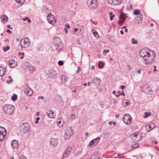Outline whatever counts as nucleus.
<instances>
[{
  "mask_svg": "<svg viewBox=\"0 0 159 159\" xmlns=\"http://www.w3.org/2000/svg\"><path fill=\"white\" fill-rule=\"evenodd\" d=\"M139 54L144 60V63L146 65L151 64L154 60L156 55L154 51L147 48L142 49Z\"/></svg>",
  "mask_w": 159,
  "mask_h": 159,
  "instance_id": "nucleus-1",
  "label": "nucleus"
},
{
  "mask_svg": "<svg viewBox=\"0 0 159 159\" xmlns=\"http://www.w3.org/2000/svg\"><path fill=\"white\" fill-rule=\"evenodd\" d=\"M53 48L57 51H60L63 47V45L59 37H56L54 38L53 40Z\"/></svg>",
  "mask_w": 159,
  "mask_h": 159,
  "instance_id": "nucleus-2",
  "label": "nucleus"
},
{
  "mask_svg": "<svg viewBox=\"0 0 159 159\" xmlns=\"http://www.w3.org/2000/svg\"><path fill=\"white\" fill-rule=\"evenodd\" d=\"M2 110L4 113L8 115H11L14 110V107L12 105L7 104L3 106Z\"/></svg>",
  "mask_w": 159,
  "mask_h": 159,
  "instance_id": "nucleus-3",
  "label": "nucleus"
},
{
  "mask_svg": "<svg viewBox=\"0 0 159 159\" xmlns=\"http://www.w3.org/2000/svg\"><path fill=\"white\" fill-rule=\"evenodd\" d=\"M20 45L21 49L27 48L29 47L31 44L30 39L28 38H25L24 39H22L20 42Z\"/></svg>",
  "mask_w": 159,
  "mask_h": 159,
  "instance_id": "nucleus-4",
  "label": "nucleus"
},
{
  "mask_svg": "<svg viewBox=\"0 0 159 159\" xmlns=\"http://www.w3.org/2000/svg\"><path fill=\"white\" fill-rule=\"evenodd\" d=\"M74 134V131L70 127H67L66 129L64 137L65 139H68Z\"/></svg>",
  "mask_w": 159,
  "mask_h": 159,
  "instance_id": "nucleus-5",
  "label": "nucleus"
},
{
  "mask_svg": "<svg viewBox=\"0 0 159 159\" xmlns=\"http://www.w3.org/2000/svg\"><path fill=\"white\" fill-rule=\"evenodd\" d=\"M22 132L24 133L27 134L29 133L31 130V126L29 124L25 122L23 123L21 125Z\"/></svg>",
  "mask_w": 159,
  "mask_h": 159,
  "instance_id": "nucleus-6",
  "label": "nucleus"
},
{
  "mask_svg": "<svg viewBox=\"0 0 159 159\" xmlns=\"http://www.w3.org/2000/svg\"><path fill=\"white\" fill-rule=\"evenodd\" d=\"M122 120L127 125L130 124L132 121L131 116L128 114H126L124 115L122 118Z\"/></svg>",
  "mask_w": 159,
  "mask_h": 159,
  "instance_id": "nucleus-7",
  "label": "nucleus"
},
{
  "mask_svg": "<svg viewBox=\"0 0 159 159\" xmlns=\"http://www.w3.org/2000/svg\"><path fill=\"white\" fill-rule=\"evenodd\" d=\"M47 18L48 22L52 25H54L57 22L55 16L51 14H49Z\"/></svg>",
  "mask_w": 159,
  "mask_h": 159,
  "instance_id": "nucleus-8",
  "label": "nucleus"
},
{
  "mask_svg": "<svg viewBox=\"0 0 159 159\" xmlns=\"http://www.w3.org/2000/svg\"><path fill=\"white\" fill-rule=\"evenodd\" d=\"M143 91L147 94H150L152 92V89L149 85L146 84L144 85L142 88Z\"/></svg>",
  "mask_w": 159,
  "mask_h": 159,
  "instance_id": "nucleus-9",
  "label": "nucleus"
},
{
  "mask_svg": "<svg viewBox=\"0 0 159 159\" xmlns=\"http://www.w3.org/2000/svg\"><path fill=\"white\" fill-rule=\"evenodd\" d=\"M141 134L139 132H135L131 135V138L134 141L139 142L141 139Z\"/></svg>",
  "mask_w": 159,
  "mask_h": 159,
  "instance_id": "nucleus-10",
  "label": "nucleus"
},
{
  "mask_svg": "<svg viewBox=\"0 0 159 159\" xmlns=\"http://www.w3.org/2000/svg\"><path fill=\"white\" fill-rule=\"evenodd\" d=\"M7 134V131L3 127L0 126V141L4 139Z\"/></svg>",
  "mask_w": 159,
  "mask_h": 159,
  "instance_id": "nucleus-11",
  "label": "nucleus"
},
{
  "mask_svg": "<svg viewBox=\"0 0 159 159\" xmlns=\"http://www.w3.org/2000/svg\"><path fill=\"white\" fill-rule=\"evenodd\" d=\"M25 93L28 96H31L33 94V90L29 87H26L24 89Z\"/></svg>",
  "mask_w": 159,
  "mask_h": 159,
  "instance_id": "nucleus-12",
  "label": "nucleus"
},
{
  "mask_svg": "<svg viewBox=\"0 0 159 159\" xmlns=\"http://www.w3.org/2000/svg\"><path fill=\"white\" fill-rule=\"evenodd\" d=\"M87 4L89 8L94 9L97 7V2L96 1H88Z\"/></svg>",
  "mask_w": 159,
  "mask_h": 159,
  "instance_id": "nucleus-13",
  "label": "nucleus"
},
{
  "mask_svg": "<svg viewBox=\"0 0 159 159\" xmlns=\"http://www.w3.org/2000/svg\"><path fill=\"white\" fill-rule=\"evenodd\" d=\"M126 15L123 13H122L120 16L119 17V23L120 25H122L124 23L125 20H126Z\"/></svg>",
  "mask_w": 159,
  "mask_h": 159,
  "instance_id": "nucleus-14",
  "label": "nucleus"
},
{
  "mask_svg": "<svg viewBox=\"0 0 159 159\" xmlns=\"http://www.w3.org/2000/svg\"><path fill=\"white\" fill-rule=\"evenodd\" d=\"M99 141V137H98L92 140L89 144V146L90 147L96 146Z\"/></svg>",
  "mask_w": 159,
  "mask_h": 159,
  "instance_id": "nucleus-15",
  "label": "nucleus"
},
{
  "mask_svg": "<svg viewBox=\"0 0 159 159\" xmlns=\"http://www.w3.org/2000/svg\"><path fill=\"white\" fill-rule=\"evenodd\" d=\"M17 64V61L13 59L9 60L8 62L9 66L11 68L16 67Z\"/></svg>",
  "mask_w": 159,
  "mask_h": 159,
  "instance_id": "nucleus-16",
  "label": "nucleus"
},
{
  "mask_svg": "<svg viewBox=\"0 0 159 159\" xmlns=\"http://www.w3.org/2000/svg\"><path fill=\"white\" fill-rule=\"evenodd\" d=\"M6 71V67L2 65H0V76H3Z\"/></svg>",
  "mask_w": 159,
  "mask_h": 159,
  "instance_id": "nucleus-17",
  "label": "nucleus"
},
{
  "mask_svg": "<svg viewBox=\"0 0 159 159\" xmlns=\"http://www.w3.org/2000/svg\"><path fill=\"white\" fill-rule=\"evenodd\" d=\"M71 150V148L70 147L68 148L66 151L63 153L62 158V159L65 158L67 157L70 154V152Z\"/></svg>",
  "mask_w": 159,
  "mask_h": 159,
  "instance_id": "nucleus-18",
  "label": "nucleus"
},
{
  "mask_svg": "<svg viewBox=\"0 0 159 159\" xmlns=\"http://www.w3.org/2000/svg\"><path fill=\"white\" fill-rule=\"evenodd\" d=\"M156 126V125L154 123H152L148 125H146V128L148 131H150L151 129L154 128Z\"/></svg>",
  "mask_w": 159,
  "mask_h": 159,
  "instance_id": "nucleus-19",
  "label": "nucleus"
},
{
  "mask_svg": "<svg viewBox=\"0 0 159 159\" xmlns=\"http://www.w3.org/2000/svg\"><path fill=\"white\" fill-rule=\"evenodd\" d=\"M48 116L51 118H54L56 115V113H54L52 110H49L47 112Z\"/></svg>",
  "mask_w": 159,
  "mask_h": 159,
  "instance_id": "nucleus-20",
  "label": "nucleus"
},
{
  "mask_svg": "<svg viewBox=\"0 0 159 159\" xmlns=\"http://www.w3.org/2000/svg\"><path fill=\"white\" fill-rule=\"evenodd\" d=\"M11 145L12 148L14 149L17 148L19 146L18 142L15 140H13L12 141Z\"/></svg>",
  "mask_w": 159,
  "mask_h": 159,
  "instance_id": "nucleus-21",
  "label": "nucleus"
},
{
  "mask_svg": "<svg viewBox=\"0 0 159 159\" xmlns=\"http://www.w3.org/2000/svg\"><path fill=\"white\" fill-rule=\"evenodd\" d=\"M58 144V140L56 139L53 138L51 139L50 144L51 145H52L54 146H57Z\"/></svg>",
  "mask_w": 159,
  "mask_h": 159,
  "instance_id": "nucleus-22",
  "label": "nucleus"
},
{
  "mask_svg": "<svg viewBox=\"0 0 159 159\" xmlns=\"http://www.w3.org/2000/svg\"><path fill=\"white\" fill-rule=\"evenodd\" d=\"M61 80L62 84L66 83L68 80V77L65 75H62L61 77Z\"/></svg>",
  "mask_w": 159,
  "mask_h": 159,
  "instance_id": "nucleus-23",
  "label": "nucleus"
},
{
  "mask_svg": "<svg viewBox=\"0 0 159 159\" xmlns=\"http://www.w3.org/2000/svg\"><path fill=\"white\" fill-rule=\"evenodd\" d=\"M109 4L112 5H116L120 4V1H108Z\"/></svg>",
  "mask_w": 159,
  "mask_h": 159,
  "instance_id": "nucleus-24",
  "label": "nucleus"
},
{
  "mask_svg": "<svg viewBox=\"0 0 159 159\" xmlns=\"http://www.w3.org/2000/svg\"><path fill=\"white\" fill-rule=\"evenodd\" d=\"M2 22L3 23H6L8 21V17L5 15H2L1 16Z\"/></svg>",
  "mask_w": 159,
  "mask_h": 159,
  "instance_id": "nucleus-25",
  "label": "nucleus"
},
{
  "mask_svg": "<svg viewBox=\"0 0 159 159\" xmlns=\"http://www.w3.org/2000/svg\"><path fill=\"white\" fill-rule=\"evenodd\" d=\"M49 76L52 78L55 77L57 75V72L55 70H52L49 74Z\"/></svg>",
  "mask_w": 159,
  "mask_h": 159,
  "instance_id": "nucleus-26",
  "label": "nucleus"
},
{
  "mask_svg": "<svg viewBox=\"0 0 159 159\" xmlns=\"http://www.w3.org/2000/svg\"><path fill=\"white\" fill-rule=\"evenodd\" d=\"M142 16H137L135 18L136 22H137L138 23H141L142 22Z\"/></svg>",
  "mask_w": 159,
  "mask_h": 159,
  "instance_id": "nucleus-27",
  "label": "nucleus"
},
{
  "mask_svg": "<svg viewBox=\"0 0 159 159\" xmlns=\"http://www.w3.org/2000/svg\"><path fill=\"white\" fill-rule=\"evenodd\" d=\"M93 82L96 85L99 84V79L98 77L94 78L93 81Z\"/></svg>",
  "mask_w": 159,
  "mask_h": 159,
  "instance_id": "nucleus-28",
  "label": "nucleus"
},
{
  "mask_svg": "<svg viewBox=\"0 0 159 159\" xmlns=\"http://www.w3.org/2000/svg\"><path fill=\"white\" fill-rule=\"evenodd\" d=\"M27 69H28L29 71L31 72H32L34 71V68L32 65L29 64L27 66Z\"/></svg>",
  "mask_w": 159,
  "mask_h": 159,
  "instance_id": "nucleus-29",
  "label": "nucleus"
},
{
  "mask_svg": "<svg viewBox=\"0 0 159 159\" xmlns=\"http://www.w3.org/2000/svg\"><path fill=\"white\" fill-rule=\"evenodd\" d=\"M109 40L112 42H116V38L113 36H110L109 38Z\"/></svg>",
  "mask_w": 159,
  "mask_h": 159,
  "instance_id": "nucleus-30",
  "label": "nucleus"
},
{
  "mask_svg": "<svg viewBox=\"0 0 159 159\" xmlns=\"http://www.w3.org/2000/svg\"><path fill=\"white\" fill-rule=\"evenodd\" d=\"M151 115V112H146L144 113V115L143 117L144 118H147L148 116H150Z\"/></svg>",
  "mask_w": 159,
  "mask_h": 159,
  "instance_id": "nucleus-31",
  "label": "nucleus"
},
{
  "mask_svg": "<svg viewBox=\"0 0 159 159\" xmlns=\"http://www.w3.org/2000/svg\"><path fill=\"white\" fill-rule=\"evenodd\" d=\"M94 36L96 38H98L99 37V34L95 30H92Z\"/></svg>",
  "mask_w": 159,
  "mask_h": 159,
  "instance_id": "nucleus-32",
  "label": "nucleus"
},
{
  "mask_svg": "<svg viewBox=\"0 0 159 159\" xmlns=\"http://www.w3.org/2000/svg\"><path fill=\"white\" fill-rule=\"evenodd\" d=\"M109 14L110 15V20H112L113 19V18L115 16V15L111 12L109 13Z\"/></svg>",
  "mask_w": 159,
  "mask_h": 159,
  "instance_id": "nucleus-33",
  "label": "nucleus"
},
{
  "mask_svg": "<svg viewBox=\"0 0 159 159\" xmlns=\"http://www.w3.org/2000/svg\"><path fill=\"white\" fill-rule=\"evenodd\" d=\"M18 55L20 56V59H23L24 57V55H25V53L24 52H19L18 54Z\"/></svg>",
  "mask_w": 159,
  "mask_h": 159,
  "instance_id": "nucleus-34",
  "label": "nucleus"
},
{
  "mask_svg": "<svg viewBox=\"0 0 159 159\" xmlns=\"http://www.w3.org/2000/svg\"><path fill=\"white\" fill-rule=\"evenodd\" d=\"M63 123L61 120H59L57 122V125L60 127L63 126Z\"/></svg>",
  "mask_w": 159,
  "mask_h": 159,
  "instance_id": "nucleus-35",
  "label": "nucleus"
},
{
  "mask_svg": "<svg viewBox=\"0 0 159 159\" xmlns=\"http://www.w3.org/2000/svg\"><path fill=\"white\" fill-rule=\"evenodd\" d=\"M140 13V11L139 10L136 9L134 11V14L136 15H139Z\"/></svg>",
  "mask_w": 159,
  "mask_h": 159,
  "instance_id": "nucleus-36",
  "label": "nucleus"
},
{
  "mask_svg": "<svg viewBox=\"0 0 159 159\" xmlns=\"http://www.w3.org/2000/svg\"><path fill=\"white\" fill-rule=\"evenodd\" d=\"M76 115L75 114L73 113H71L70 116V118L71 120H74L76 117Z\"/></svg>",
  "mask_w": 159,
  "mask_h": 159,
  "instance_id": "nucleus-37",
  "label": "nucleus"
},
{
  "mask_svg": "<svg viewBox=\"0 0 159 159\" xmlns=\"http://www.w3.org/2000/svg\"><path fill=\"white\" fill-rule=\"evenodd\" d=\"M17 96L16 94H13L11 96V99L13 101H15L17 99Z\"/></svg>",
  "mask_w": 159,
  "mask_h": 159,
  "instance_id": "nucleus-38",
  "label": "nucleus"
},
{
  "mask_svg": "<svg viewBox=\"0 0 159 159\" xmlns=\"http://www.w3.org/2000/svg\"><path fill=\"white\" fill-rule=\"evenodd\" d=\"M139 146V145L138 143H136L134 144H133L131 146V147H132L133 148H137Z\"/></svg>",
  "mask_w": 159,
  "mask_h": 159,
  "instance_id": "nucleus-39",
  "label": "nucleus"
},
{
  "mask_svg": "<svg viewBox=\"0 0 159 159\" xmlns=\"http://www.w3.org/2000/svg\"><path fill=\"white\" fill-rule=\"evenodd\" d=\"M131 41L133 44H137L138 43V41L133 38L131 39Z\"/></svg>",
  "mask_w": 159,
  "mask_h": 159,
  "instance_id": "nucleus-40",
  "label": "nucleus"
},
{
  "mask_svg": "<svg viewBox=\"0 0 159 159\" xmlns=\"http://www.w3.org/2000/svg\"><path fill=\"white\" fill-rule=\"evenodd\" d=\"M132 8V7L130 3H129L127 5L126 8L127 9L129 10L131 9Z\"/></svg>",
  "mask_w": 159,
  "mask_h": 159,
  "instance_id": "nucleus-41",
  "label": "nucleus"
},
{
  "mask_svg": "<svg viewBox=\"0 0 159 159\" xmlns=\"http://www.w3.org/2000/svg\"><path fill=\"white\" fill-rule=\"evenodd\" d=\"M8 78L10 79V80H7L6 81V83L8 84L11 83L13 81V80L11 79V76H9Z\"/></svg>",
  "mask_w": 159,
  "mask_h": 159,
  "instance_id": "nucleus-42",
  "label": "nucleus"
},
{
  "mask_svg": "<svg viewBox=\"0 0 159 159\" xmlns=\"http://www.w3.org/2000/svg\"><path fill=\"white\" fill-rule=\"evenodd\" d=\"M16 2L20 5H21L24 3L25 1H16Z\"/></svg>",
  "mask_w": 159,
  "mask_h": 159,
  "instance_id": "nucleus-43",
  "label": "nucleus"
},
{
  "mask_svg": "<svg viewBox=\"0 0 159 159\" xmlns=\"http://www.w3.org/2000/svg\"><path fill=\"white\" fill-rule=\"evenodd\" d=\"M10 49V46H7L6 47L4 48L3 51L4 52H6L7 50H9Z\"/></svg>",
  "mask_w": 159,
  "mask_h": 159,
  "instance_id": "nucleus-44",
  "label": "nucleus"
},
{
  "mask_svg": "<svg viewBox=\"0 0 159 159\" xmlns=\"http://www.w3.org/2000/svg\"><path fill=\"white\" fill-rule=\"evenodd\" d=\"M109 50L108 49L105 50L104 49L103 51V53L104 55L105 56L106 53L109 52Z\"/></svg>",
  "mask_w": 159,
  "mask_h": 159,
  "instance_id": "nucleus-45",
  "label": "nucleus"
},
{
  "mask_svg": "<svg viewBox=\"0 0 159 159\" xmlns=\"http://www.w3.org/2000/svg\"><path fill=\"white\" fill-rule=\"evenodd\" d=\"M58 64L59 66H61L63 65V62L61 61H58Z\"/></svg>",
  "mask_w": 159,
  "mask_h": 159,
  "instance_id": "nucleus-46",
  "label": "nucleus"
},
{
  "mask_svg": "<svg viewBox=\"0 0 159 159\" xmlns=\"http://www.w3.org/2000/svg\"><path fill=\"white\" fill-rule=\"evenodd\" d=\"M19 159H27L24 156L21 155L20 156Z\"/></svg>",
  "mask_w": 159,
  "mask_h": 159,
  "instance_id": "nucleus-47",
  "label": "nucleus"
},
{
  "mask_svg": "<svg viewBox=\"0 0 159 159\" xmlns=\"http://www.w3.org/2000/svg\"><path fill=\"white\" fill-rule=\"evenodd\" d=\"M104 66V64L102 61H100V68Z\"/></svg>",
  "mask_w": 159,
  "mask_h": 159,
  "instance_id": "nucleus-48",
  "label": "nucleus"
},
{
  "mask_svg": "<svg viewBox=\"0 0 159 159\" xmlns=\"http://www.w3.org/2000/svg\"><path fill=\"white\" fill-rule=\"evenodd\" d=\"M39 119L40 118L39 117H38L36 118V120L35 121V124H37L39 123Z\"/></svg>",
  "mask_w": 159,
  "mask_h": 159,
  "instance_id": "nucleus-49",
  "label": "nucleus"
},
{
  "mask_svg": "<svg viewBox=\"0 0 159 159\" xmlns=\"http://www.w3.org/2000/svg\"><path fill=\"white\" fill-rule=\"evenodd\" d=\"M65 26L68 29L70 28L69 25L68 23H66L65 24Z\"/></svg>",
  "mask_w": 159,
  "mask_h": 159,
  "instance_id": "nucleus-50",
  "label": "nucleus"
},
{
  "mask_svg": "<svg viewBox=\"0 0 159 159\" xmlns=\"http://www.w3.org/2000/svg\"><path fill=\"white\" fill-rule=\"evenodd\" d=\"M118 156L120 158L123 157V155L122 154L119 153L117 154Z\"/></svg>",
  "mask_w": 159,
  "mask_h": 159,
  "instance_id": "nucleus-51",
  "label": "nucleus"
},
{
  "mask_svg": "<svg viewBox=\"0 0 159 159\" xmlns=\"http://www.w3.org/2000/svg\"><path fill=\"white\" fill-rule=\"evenodd\" d=\"M80 71V67H78L77 72L79 73Z\"/></svg>",
  "mask_w": 159,
  "mask_h": 159,
  "instance_id": "nucleus-52",
  "label": "nucleus"
},
{
  "mask_svg": "<svg viewBox=\"0 0 159 159\" xmlns=\"http://www.w3.org/2000/svg\"><path fill=\"white\" fill-rule=\"evenodd\" d=\"M129 104V101L126 102L125 103V104L124 105V106H128Z\"/></svg>",
  "mask_w": 159,
  "mask_h": 159,
  "instance_id": "nucleus-53",
  "label": "nucleus"
},
{
  "mask_svg": "<svg viewBox=\"0 0 159 159\" xmlns=\"http://www.w3.org/2000/svg\"><path fill=\"white\" fill-rule=\"evenodd\" d=\"M120 92H119L118 93H119L118 94H116L115 95V96H116V97H118L120 95Z\"/></svg>",
  "mask_w": 159,
  "mask_h": 159,
  "instance_id": "nucleus-54",
  "label": "nucleus"
},
{
  "mask_svg": "<svg viewBox=\"0 0 159 159\" xmlns=\"http://www.w3.org/2000/svg\"><path fill=\"white\" fill-rule=\"evenodd\" d=\"M43 99L44 98V97L43 96H39L38 98V99Z\"/></svg>",
  "mask_w": 159,
  "mask_h": 159,
  "instance_id": "nucleus-55",
  "label": "nucleus"
},
{
  "mask_svg": "<svg viewBox=\"0 0 159 159\" xmlns=\"http://www.w3.org/2000/svg\"><path fill=\"white\" fill-rule=\"evenodd\" d=\"M28 19V17H26L23 19V20L24 21H26V20H27V19Z\"/></svg>",
  "mask_w": 159,
  "mask_h": 159,
  "instance_id": "nucleus-56",
  "label": "nucleus"
},
{
  "mask_svg": "<svg viewBox=\"0 0 159 159\" xmlns=\"http://www.w3.org/2000/svg\"><path fill=\"white\" fill-rule=\"evenodd\" d=\"M154 69L153 70V71H157V70L156 69V66H154Z\"/></svg>",
  "mask_w": 159,
  "mask_h": 159,
  "instance_id": "nucleus-57",
  "label": "nucleus"
},
{
  "mask_svg": "<svg viewBox=\"0 0 159 159\" xmlns=\"http://www.w3.org/2000/svg\"><path fill=\"white\" fill-rule=\"evenodd\" d=\"M125 87V86L123 85H122L120 86L121 88L122 89H124Z\"/></svg>",
  "mask_w": 159,
  "mask_h": 159,
  "instance_id": "nucleus-58",
  "label": "nucleus"
},
{
  "mask_svg": "<svg viewBox=\"0 0 159 159\" xmlns=\"http://www.w3.org/2000/svg\"><path fill=\"white\" fill-rule=\"evenodd\" d=\"M7 32L8 33H10V34H11V31L10 30H7Z\"/></svg>",
  "mask_w": 159,
  "mask_h": 159,
  "instance_id": "nucleus-59",
  "label": "nucleus"
},
{
  "mask_svg": "<svg viewBox=\"0 0 159 159\" xmlns=\"http://www.w3.org/2000/svg\"><path fill=\"white\" fill-rule=\"evenodd\" d=\"M64 30H65V32L66 33H67V32H68V30H67V29L66 28H64Z\"/></svg>",
  "mask_w": 159,
  "mask_h": 159,
  "instance_id": "nucleus-60",
  "label": "nucleus"
},
{
  "mask_svg": "<svg viewBox=\"0 0 159 159\" xmlns=\"http://www.w3.org/2000/svg\"><path fill=\"white\" fill-rule=\"evenodd\" d=\"M141 71V70L140 69H139L137 71V72L138 74H140V72Z\"/></svg>",
  "mask_w": 159,
  "mask_h": 159,
  "instance_id": "nucleus-61",
  "label": "nucleus"
},
{
  "mask_svg": "<svg viewBox=\"0 0 159 159\" xmlns=\"http://www.w3.org/2000/svg\"><path fill=\"white\" fill-rule=\"evenodd\" d=\"M7 27L8 28H10L11 29H12V27L10 28L11 27V26H10V25H7Z\"/></svg>",
  "mask_w": 159,
  "mask_h": 159,
  "instance_id": "nucleus-62",
  "label": "nucleus"
},
{
  "mask_svg": "<svg viewBox=\"0 0 159 159\" xmlns=\"http://www.w3.org/2000/svg\"><path fill=\"white\" fill-rule=\"evenodd\" d=\"M27 21L28 23H30L31 22V20L28 18L27 19Z\"/></svg>",
  "mask_w": 159,
  "mask_h": 159,
  "instance_id": "nucleus-63",
  "label": "nucleus"
},
{
  "mask_svg": "<svg viewBox=\"0 0 159 159\" xmlns=\"http://www.w3.org/2000/svg\"><path fill=\"white\" fill-rule=\"evenodd\" d=\"M78 30V29L77 28H75V29L74 30V31L75 32H76Z\"/></svg>",
  "mask_w": 159,
  "mask_h": 159,
  "instance_id": "nucleus-64",
  "label": "nucleus"
}]
</instances>
